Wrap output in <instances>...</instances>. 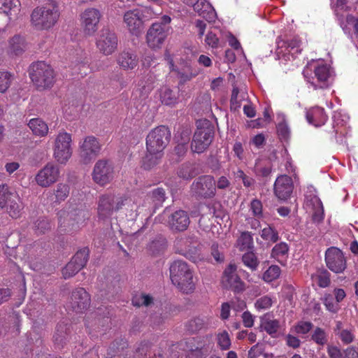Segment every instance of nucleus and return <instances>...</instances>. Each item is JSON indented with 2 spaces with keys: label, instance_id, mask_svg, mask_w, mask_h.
Listing matches in <instances>:
<instances>
[{
  "label": "nucleus",
  "instance_id": "nucleus-46",
  "mask_svg": "<svg viewBox=\"0 0 358 358\" xmlns=\"http://www.w3.org/2000/svg\"><path fill=\"white\" fill-rule=\"evenodd\" d=\"M261 236L263 239L271 241L273 243L277 242L279 239L278 231L271 227L262 229Z\"/></svg>",
  "mask_w": 358,
  "mask_h": 358
},
{
  "label": "nucleus",
  "instance_id": "nucleus-60",
  "mask_svg": "<svg viewBox=\"0 0 358 358\" xmlns=\"http://www.w3.org/2000/svg\"><path fill=\"white\" fill-rule=\"evenodd\" d=\"M218 344L222 350H227L231 345V341L229 334L227 331H223L218 335Z\"/></svg>",
  "mask_w": 358,
  "mask_h": 358
},
{
  "label": "nucleus",
  "instance_id": "nucleus-15",
  "mask_svg": "<svg viewBox=\"0 0 358 358\" xmlns=\"http://www.w3.org/2000/svg\"><path fill=\"white\" fill-rule=\"evenodd\" d=\"M325 262L328 268L336 273L343 272L347 266L343 252L336 247H331L327 250Z\"/></svg>",
  "mask_w": 358,
  "mask_h": 358
},
{
  "label": "nucleus",
  "instance_id": "nucleus-13",
  "mask_svg": "<svg viewBox=\"0 0 358 358\" xmlns=\"http://www.w3.org/2000/svg\"><path fill=\"white\" fill-rule=\"evenodd\" d=\"M237 266L230 264L224 271L222 284L224 289H231L234 293H242L245 290V285L236 273Z\"/></svg>",
  "mask_w": 358,
  "mask_h": 358
},
{
  "label": "nucleus",
  "instance_id": "nucleus-23",
  "mask_svg": "<svg viewBox=\"0 0 358 358\" xmlns=\"http://www.w3.org/2000/svg\"><path fill=\"white\" fill-rule=\"evenodd\" d=\"M141 16L142 13L137 9L129 10L124 15V21L134 35L138 36L143 29V22Z\"/></svg>",
  "mask_w": 358,
  "mask_h": 358
},
{
  "label": "nucleus",
  "instance_id": "nucleus-56",
  "mask_svg": "<svg viewBox=\"0 0 358 358\" xmlns=\"http://www.w3.org/2000/svg\"><path fill=\"white\" fill-rule=\"evenodd\" d=\"M277 131L280 138L286 140L289 136V129L285 122V116H282V121L277 125Z\"/></svg>",
  "mask_w": 358,
  "mask_h": 358
},
{
  "label": "nucleus",
  "instance_id": "nucleus-34",
  "mask_svg": "<svg viewBox=\"0 0 358 358\" xmlns=\"http://www.w3.org/2000/svg\"><path fill=\"white\" fill-rule=\"evenodd\" d=\"M20 5L19 0H3L0 3V11L7 15H12L19 10Z\"/></svg>",
  "mask_w": 358,
  "mask_h": 358
},
{
  "label": "nucleus",
  "instance_id": "nucleus-10",
  "mask_svg": "<svg viewBox=\"0 0 358 358\" xmlns=\"http://www.w3.org/2000/svg\"><path fill=\"white\" fill-rule=\"evenodd\" d=\"M71 135L67 132H59L55 141L54 157L61 164L66 163L72 155Z\"/></svg>",
  "mask_w": 358,
  "mask_h": 358
},
{
  "label": "nucleus",
  "instance_id": "nucleus-28",
  "mask_svg": "<svg viewBox=\"0 0 358 358\" xmlns=\"http://www.w3.org/2000/svg\"><path fill=\"white\" fill-rule=\"evenodd\" d=\"M317 78V83L310 81L311 85L316 88H326L328 87V79L329 78V69L327 65L322 64L317 66L314 71Z\"/></svg>",
  "mask_w": 358,
  "mask_h": 358
},
{
  "label": "nucleus",
  "instance_id": "nucleus-35",
  "mask_svg": "<svg viewBox=\"0 0 358 358\" xmlns=\"http://www.w3.org/2000/svg\"><path fill=\"white\" fill-rule=\"evenodd\" d=\"M161 153H152L147 151V154L143 159L142 166L145 170H150L158 164L161 158Z\"/></svg>",
  "mask_w": 358,
  "mask_h": 358
},
{
  "label": "nucleus",
  "instance_id": "nucleus-45",
  "mask_svg": "<svg viewBox=\"0 0 358 358\" xmlns=\"http://www.w3.org/2000/svg\"><path fill=\"white\" fill-rule=\"evenodd\" d=\"M322 301L327 309L331 313H336L340 309L338 303L334 302V298L331 294H325Z\"/></svg>",
  "mask_w": 358,
  "mask_h": 358
},
{
  "label": "nucleus",
  "instance_id": "nucleus-31",
  "mask_svg": "<svg viewBox=\"0 0 358 358\" xmlns=\"http://www.w3.org/2000/svg\"><path fill=\"white\" fill-rule=\"evenodd\" d=\"M28 126L36 136L43 137L48 133L47 124L40 118H33L30 120Z\"/></svg>",
  "mask_w": 358,
  "mask_h": 358
},
{
  "label": "nucleus",
  "instance_id": "nucleus-32",
  "mask_svg": "<svg viewBox=\"0 0 358 358\" xmlns=\"http://www.w3.org/2000/svg\"><path fill=\"white\" fill-rule=\"evenodd\" d=\"M10 52L16 56L22 55L26 50L27 43L24 37L15 35L10 40Z\"/></svg>",
  "mask_w": 358,
  "mask_h": 358
},
{
  "label": "nucleus",
  "instance_id": "nucleus-1",
  "mask_svg": "<svg viewBox=\"0 0 358 358\" xmlns=\"http://www.w3.org/2000/svg\"><path fill=\"white\" fill-rule=\"evenodd\" d=\"M170 278L178 289L185 294H190L195 289L193 271L182 260H175L169 266Z\"/></svg>",
  "mask_w": 358,
  "mask_h": 358
},
{
  "label": "nucleus",
  "instance_id": "nucleus-30",
  "mask_svg": "<svg viewBox=\"0 0 358 358\" xmlns=\"http://www.w3.org/2000/svg\"><path fill=\"white\" fill-rule=\"evenodd\" d=\"M117 62L120 66L124 69H133L138 64L136 55L126 51L120 54Z\"/></svg>",
  "mask_w": 358,
  "mask_h": 358
},
{
  "label": "nucleus",
  "instance_id": "nucleus-50",
  "mask_svg": "<svg viewBox=\"0 0 358 358\" xmlns=\"http://www.w3.org/2000/svg\"><path fill=\"white\" fill-rule=\"evenodd\" d=\"M55 194L57 201H64L69 194V186L66 184H58Z\"/></svg>",
  "mask_w": 358,
  "mask_h": 358
},
{
  "label": "nucleus",
  "instance_id": "nucleus-38",
  "mask_svg": "<svg viewBox=\"0 0 358 358\" xmlns=\"http://www.w3.org/2000/svg\"><path fill=\"white\" fill-rule=\"evenodd\" d=\"M51 229V224L49 220L45 217H39L34 222V229L36 233L43 234Z\"/></svg>",
  "mask_w": 358,
  "mask_h": 358
},
{
  "label": "nucleus",
  "instance_id": "nucleus-42",
  "mask_svg": "<svg viewBox=\"0 0 358 358\" xmlns=\"http://www.w3.org/2000/svg\"><path fill=\"white\" fill-rule=\"evenodd\" d=\"M280 274V268L277 265L271 266L263 274V280L267 282L277 279Z\"/></svg>",
  "mask_w": 358,
  "mask_h": 358
},
{
  "label": "nucleus",
  "instance_id": "nucleus-40",
  "mask_svg": "<svg viewBox=\"0 0 358 358\" xmlns=\"http://www.w3.org/2000/svg\"><path fill=\"white\" fill-rule=\"evenodd\" d=\"M81 269L82 268H79L78 265L76 264V263L71 259L65 267L63 268L62 275L65 279L70 278L78 273Z\"/></svg>",
  "mask_w": 358,
  "mask_h": 358
},
{
  "label": "nucleus",
  "instance_id": "nucleus-9",
  "mask_svg": "<svg viewBox=\"0 0 358 358\" xmlns=\"http://www.w3.org/2000/svg\"><path fill=\"white\" fill-rule=\"evenodd\" d=\"M96 45L103 55H112L116 51L118 45V38L116 33L109 27L102 28L97 34Z\"/></svg>",
  "mask_w": 358,
  "mask_h": 358
},
{
  "label": "nucleus",
  "instance_id": "nucleus-24",
  "mask_svg": "<svg viewBox=\"0 0 358 358\" xmlns=\"http://www.w3.org/2000/svg\"><path fill=\"white\" fill-rule=\"evenodd\" d=\"M172 66V71H175L177 73V77L179 78L178 82V90L182 91V86L188 82L190 81L193 78H194L197 73L196 72H193L192 66L189 63L187 62H183L180 67H174L173 64L171 63Z\"/></svg>",
  "mask_w": 358,
  "mask_h": 358
},
{
  "label": "nucleus",
  "instance_id": "nucleus-41",
  "mask_svg": "<svg viewBox=\"0 0 358 358\" xmlns=\"http://www.w3.org/2000/svg\"><path fill=\"white\" fill-rule=\"evenodd\" d=\"M81 269L82 268H79L78 265L76 264V263L71 259L65 267L63 268L62 275L65 279L70 278L78 273Z\"/></svg>",
  "mask_w": 358,
  "mask_h": 358
},
{
  "label": "nucleus",
  "instance_id": "nucleus-21",
  "mask_svg": "<svg viewBox=\"0 0 358 358\" xmlns=\"http://www.w3.org/2000/svg\"><path fill=\"white\" fill-rule=\"evenodd\" d=\"M201 173L199 164L193 161H186L180 164L176 169V176L185 181H190Z\"/></svg>",
  "mask_w": 358,
  "mask_h": 358
},
{
  "label": "nucleus",
  "instance_id": "nucleus-12",
  "mask_svg": "<svg viewBox=\"0 0 358 358\" xmlns=\"http://www.w3.org/2000/svg\"><path fill=\"white\" fill-rule=\"evenodd\" d=\"M58 216L62 217L73 220L72 224L65 226L67 229H64L68 231H76L80 229L81 224L84 223L86 219H88V212L83 208H79L76 206H69L66 208L60 210Z\"/></svg>",
  "mask_w": 358,
  "mask_h": 358
},
{
  "label": "nucleus",
  "instance_id": "nucleus-3",
  "mask_svg": "<svg viewBox=\"0 0 358 358\" xmlns=\"http://www.w3.org/2000/svg\"><path fill=\"white\" fill-rule=\"evenodd\" d=\"M214 135V126L210 121L207 120L198 121L191 143L192 151L198 154L203 153L212 143Z\"/></svg>",
  "mask_w": 358,
  "mask_h": 358
},
{
  "label": "nucleus",
  "instance_id": "nucleus-29",
  "mask_svg": "<svg viewBox=\"0 0 358 358\" xmlns=\"http://www.w3.org/2000/svg\"><path fill=\"white\" fill-rule=\"evenodd\" d=\"M167 248L166 238L162 236H157L148 244V249L150 255L152 256H159L162 255Z\"/></svg>",
  "mask_w": 358,
  "mask_h": 358
},
{
  "label": "nucleus",
  "instance_id": "nucleus-64",
  "mask_svg": "<svg viewBox=\"0 0 358 358\" xmlns=\"http://www.w3.org/2000/svg\"><path fill=\"white\" fill-rule=\"evenodd\" d=\"M210 254L217 263L223 262L224 260V255L218 249V245L213 243L210 247Z\"/></svg>",
  "mask_w": 358,
  "mask_h": 358
},
{
  "label": "nucleus",
  "instance_id": "nucleus-18",
  "mask_svg": "<svg viewBox=\"0 0 358 358\" xmlns=\"http://www.w3.org/2000/svg\"><path fill=\"white\" fill-rule=\"evenodd\" d=\"M59 174L58 166L48 163L39 171L36 176V181L38 185L46 187L57 180Z\"/></svg>",
  "mask_w": 358,
  "mask_h": 358
},
{
  "label": "nucleus",
  "instance_id": "nucleus-47",
  "mask_svg": "<svg viewBox=\"0 0 358 358\" xmlns=\"http://www.w3.org/2000/svg\"><path fill=\"white\" fill-rule=\"evenodd\" d=\"M255 172L256 176L258 178H262V184L265 185L268 182L270 175L271 173V166H264V167H258L256 166L255 169Z\"/></svg>",
  "mask_w": 358,
  "mask_h": 358
},
{
  "label": "nucleus",
  "instance_id": "nucleus-58",
  "mask_svg": "<svg viewBox=\"0 0 358 358\" xmlns=\"http://www.w3.org/2000/svg\"><path fill=\"white\" fill-rule=\"evenodd\" d=\"M318 285L321 287H327L330 285V273L326 269H322L318 275Z\"/></svg>",
  "mask_w": 358,
  "mask_h": 358
},
{
  "label": "nucleus",
  "instance_id": "nucleus-7",
  "mask_svg": "<svg viewBox=\"0 0 358 358\" xmlns=\"http://www.w3.org/2000/svg\"><path fill=\"white\" fill-rule=\"evenodd\" d=\"M171 131L167 127L159 126L152 129L147 136V151L161 153L169 143Z\"/></svg>",
  "mask_w": 358,
  "mask_h": 358
},
{
  "label": "nucleus",
  "instance_id": "nucleus-6",
  "mask_svg": "<svg viewBox=\"0 0 358 358\" xmlns=\"http://www.w3.org/2000/svg\"><path fill=\"white\" fill-rule=\"evenodd\" d=\"M127 198L122 195L113 194H102L98 201L97 213L99 219L110 218L113 213L117 212L125 205Z\"/></svg>",
  "mask_w": 358,
  "mask_h": 358
},
{
  "label": "nucleus",
  "instance_id": "nucleus-27",
  "mask_svg": "<svg viewBox=\"0 0 358 358\" xmlns=\"http://www.w3.org/2000/svg\"><path fill=\"white\" fill-rule=\"evenodd\" d=\"M179 90L174 92L168 86H163L159 90V99L162 104L168 106H174L180 101Z\"/></svg>",
  "mask_w": 358,
  "mask_h": 358
},
{
  "label": "nucleus",
  "instance_id": "nucleus-20",
  "mask_svg": "<svg viewBox=\"0 0 358 358\" xmlns=\"http://www.w3.org/2000/svg\"><path fill=\"white\" fill-rule=\"evenodd\" d=\"M292 179L286 176H280L277 178L274 183V193L281 200L287 199L293 191Z\"/></svg>",
  "mask_w": 358,
  "mask_h": 358
},
{
  "label": "nucleus",
  "instance_id": "nucleus-25",
  "mask_svg": "<svg viewBox=\"0 0 358 358\" xmlns=\"http://www.w3.org/2000/svg\"><path fill=\"white\" fill-rule=\"evenodd\" d=\"M146 196L155 213L157 209L162 207L164 202L168 199L167 189L158 187L150 191Z\"/></svg>",
  "mask_w": 358,
  "mask_h": 358
},
{
  "label": "nucleus",
  "instance_id": "nucleus-14",
  "mask_svg": "<svg viewBox=\"0 0 358 358\" xmlns=\"http://www.w3.org/2000/svg\"><path fill=\"white\" fill-rule=\"evenodd\" d=\"M113 173L111 162L108 159H99L94 166L92 179L96 183L103 186L113 180Z\"/></svg>",
  "mask_w": 358,
  "mask_h": 358
},
{
  "label": "nucleus",
  "instance_id": "nucleus-36",
  "mask_svg": "<svg viewBox=\"0 0 358 358\" xmlns=\"http://www.w3.org/2000/svg\"><path fill=\"white\" fill-rule=\"evenodd\" d=\"M242 261L245 266L248 267L252 271L257 270L259 262L253 252H248L242 257Z\"/></svg>",
  "mask_w": 358,
  "mask_h": 358
},
{
  "label": "nucleus",
  "instance_id": "nucleus-37",
  "mask_svg": "<svg viewBox=\"0 0 358 358\" xmlns=\"http://www.w3.org/2000/svg\"><path fill=\"white\" fill-rule=\"evenodd\" d=\"M187 343L180 341L178 343L171 345L169 348V353L171 358H182Z\"/></svg>",
  "mask_w": 358,
  "mask_h": 358
},
{
  "label": "nucleus",
  "instance_id": "nucleus-26",
  "mask_svg": "<svg viewBox=\"0 0 358 358\" xmlns=\"http://www.w3.org/2000/svg\"><path fill=\"white\" fill-rule=\"evenodd\" d=\"M70 333V325L64 322L58 323L53 336L55 345L59 348H63L69 340Z\"/></svg>",
  "mask_w": 358,
  "mask_h": 358
},
{
  "label": "nucleus",
  "instance_id": "nucleus-49",
  "mask_svg": "<svg viewBox=\"0 0 358 358\" xmlns=\"http://www.w3.org/2000/svg\"><path fill=\"white\" fill-rule=\"evenodd\" d=\"M311 339L317 344L324 345L327 342V335L324 329L320 327H316Z\"/></svg>",
  "mask_w": 358,
  "mask_h": 358
},
{
  "label": "nucleus",
  "instance_id": "nucleus-22",
  "mask_svg": "<svg viewBox=\"0 0 358 358\" xmlns=\"http://www.w3.org/2000/svg\"><path fill=\"white\" fill-rule=\"evenodd\" d=\"M101 13L96 8H89L85 10L82 15L83 23L85 32L88 35L93 34L97 30V25L99 22Z\"/></svg>",
  "mask_w": 358,
  "mask_h": 358
},
{
  "label": "nucleus",
  "instance_id": "nucleus-4",
  "mask_svg": "<svg viewBox=\"0 0 358 358\" xmlns=\"http://www.w3.org/2000/svg\"><path fill=\"white\" fill-rule=\"evenodd\" d=\"M59 16L57 6L55 3H49L45 6L34 9L31 15V21L36 29H48L57 22Z\"/></svg>",
  "mask_w": 358,
  "mask_h": 358
},
{
  "label": "nucleus",
  "instance_id": "nucleus-57",
  "mask_svg": "<svg viewBox=\"0 0 358 358\" xmlns=\"http://www.w3.org/2000/svg\"><path fill=\"white\" fill-rule=\"evenodd\" d=\"M312 220L315 223H320L324 220V209L322 203L320 201H318V204L314 208V212L312 215Z\"/></svg>",
  "mask_w": 358,
  "mask_h": 358
},
{
  "label": "nucleus",
  "instance_id": "nucleus-2",
  "mask_svg": "<svg viewBox=\"0 0 358 358\" xmlns=\"http://www.w3.org/2000/svg\"><path fill=\"white\" fill-rule=\"evenodd\" d=\"M29 77L39 91L52 87L55 83V74L53 69L44 62L33 63L29 69Z\"/></svg>",
  "mask_w": 358,
  "mask_h": 358
},
{
  "label": "nucleus",
  "instance_id": "nucleus-43",
  "mask_svg": "<svg viewBox=\"0 0 358 358\" xmlns=\"http://www.w3.org/2000/svg\"><path fill=\"white\" fill-rule=\"evenodd\" d=\"M201 16L208 22H213L216 18V13L211 5L206 0L203 1V7H202Z\"/></svg>",
  "mask_w": 358,
  "mask_h": 358
},
{
  "label": "nucleus",
  "instance_id": "nucleus-44",
  "mask_svg": "<svg viewBox=\"0 0 358 358\" xmlns=\"http://www.w3.org/2000/svg\"><path fill=\"white\" fill-rule=\"evenodd\" d=\"M233 174L235 180H241L245 187H251L255 184V180L248 176L241 169H238L236 171H233Z\"/></svg>",
  "mask_w": 358,
  "mask_h": 358
},
{
  "label": "nucleus",
  "instance_id": "nucleus-16",
  "mask_svg": "<svg viewBox=\"0 0 358 358\" xmlns=\"http://www.w3.org/2000/svg\"><path fill=\"white\" fill-rule=\"evenodd\" d=\"M190 224V217L187 211L177 210L169 215L167 226L173 233L186 231Z\"/></svg>",
  "mask_w": 358,
  "mask_h": 358
},
{
  "label": "nucleus",
  "instance_id": "nucleus-51",
  "mask_svg": "<svg viewBox=\"0 0 358 358\" xmlns=\"http://www.w3.org/2000/svg\"><path fill=\"white\" fill-rule=\"evenodd\" d=\"M12 76L8 72H0V92H5L11 84Z\"/></svg>",
  "mask_w": 358,
  "mask_h": 358
},
{
  "label": "nucleus",
  "instance_id": "nucleus-5",
  "mask_svg": "<svg viewBox=\"0 0 358 358\" xmlns=\"http://www.w3.org/2000/svg\"><path fill=\"white\" fill-rule=\"evenodd\" d=\"M171 21V17L165 15L150 27L146 34V42L150 48L162 47L169 34Z\"/></svg>",
  "mask_w": 358,
  "mask_h": 358
},
{
  "label": "nucleus",
  "instance_id": "nucleus-62",
  "mask_svg": "<svg viewBox=\"0 0 358 358\" xmlns=\"http://www.w3.org/2000/svg\"><path fill=\"white\" fill-rule=\"evenodd\" d=\"M288 250H289L288 245L285 243L281 242L278 244H276L274 246V248L272 250L271 255L273 257L284 255L286 253H287Z\"/></svg>",
  "mask_w": 358,
  "mask_h": 358
},
{
  "label": "nucleus",
  "instance_id": "nucleus-54",
  "mask_svg": "<svg viewBox=\"0 0 358 358\" xmlns=\"http://www.w3.org/2000/svg\"><path fill=\"white\" fill-rule=\"evenodd\" d=\"M238 241L243 249H252L253 248V239L250 233L248 231L243 232Z\"/></svg>",
  "mask_w": 358,
  "mask_h": 358
},
{
  "label": "nucleus",
  "instance_id": "nucleus-19",
  "mask_svg": "<svg viewBox=\"0 0 358 358\" xmlns=\"http://www.w3.org/2000/svg\"><path fill=\"white\" fill-rule=\"evenodd\" d=\"M185 248L177 249V252L185 256L187 259L195 262L199 259V251L197 247L199 243L196 235L189 233L182 240Z\"/></svg>",
  "mask_w": 358,
  "mask_h": 358
},
{
  "label": "nucleus",
  "instance_id": "nucleus-17",
  "mask_svg": "<svg viewBox=\"0 0 358 358\" xmlns=\"http://www.w3.org/2000/svg\"><path fill=\"white\" fill-rule=\"evenodd\" d=\"M90 296L84 288L78 287L72 292L70 303L73 311L83 313L90 307Z\"/></svg>",
  "mask_w": 358,
  "mask_h": 358
},
{
  "label": "nucleus",
  "instance_id": "nucleus-48",
  "mask_svg": "<svg viewBox=\"0 0 358 358\" xmlns=\"http://www.w3.org/2000/svg\"><path fill=\"white\" fill-rule=\"evenodd\" d=\"M205 322L203 319L200 317H194L189 320L187 323V329L191 333H196L203 328Z\"/></svg>",
  "mask_w": 358,
  "mask_h": 358
},
{
  "label": "nucleus",
  "instance_id": "nucleus-52",
  "mask_svg": "<svg viewBox=\"0 0 358 358\" xmlns=\"http://www.w3.org/2000/svg\"><path fill=\"white\" fill-rule=\"evenodd\" d=\"M12 194L8 189L6 184L2 183L0 185V209H2Z\"/></svg>",
  "mask_w": 358,
  "mask_h": 358
},
{
  "label": "nucleus",
  "instance_id": "nucleus-55",
  "mask_svg": "<svg viewBox=\"0 0 358 358\" xmlns=\"http://www.w3.org/2000/svg\"><path fill=\"white\" fill-rule=\"evenodd\" d=\"M152 348V343L148 341L141 342L135 350V356L137 358L146 355Z\"/></svg>",
  "mask_w": 358,
  "mask_h": 358
},
{
  "label": "nucleus",
  "instance_id": "nucleus-59",
  "mask_svg": "<svg viewBox=\"0 0 358 358\" xmlns=\"http://www.w3.org/2000/svg\"><path fill=\"white\" fill-rule=\"evenodd\" d=\"M323 110H324L322 108L319 107H315L308 110L306 114L307 121L311 124L317 126V124H316L315 121V117L317 115L323 113Z\"/></svg>",
  "mask_w": 358,
  "mask_h": 358
},
{
  "label": "nucleus",
  "instance_id": "nucleus-63",
  "mask_svg": "<svg viewBox=\"0 0 358 358\" xmlns=\"http://www.w3.org/2000/svg\"><path fill=\"white\" fill-rule=\"evenodd\" d=\"M336 334L339 336L341 341L344 344L351 343L355 338V336H353L352 333L348 329L341 330V331L336 333Z\"/></svg>",
  "mask_w": 358,
  "mask_h": 358
},
{
  "label": "nucleus",
  "instance_id": "nucleus-11",
  "mask_svg": "<svg viewBox=\"0 0 358 358\" xmlns=\"http://www.w3.org/2000/svg\"><path fill=\"white\" fill-rule=\"evenodd\" d=\"M102 145L99 139L94 136H88L84 138L80 147V161L85 164H90L99 155Z\"/></svg>",
  "mask_w": 358,
  "mask_h": 358
},
{
  "label": "nucleus",
  "instance_id": "nucleus-39",
  "mask_svg": "<svg viewBox=\"0 0 358 358\" xmlns=\"http://www.w3.org/2000/svg\"><path fill=\"white\" fill-rule=\"evenodd\" d=\"M176 144L173 149L172 154L176 157V160L177 162H180L185 157L188 151L189 145L180 143L178 141H176Z\"/></svg>",
  "mask_w": 358,
  "mask_h": 358
},
{
  "label": "nucleus",
  "instance_id": "nucleus-8",
  "mask_svg": "<svg viewBox=\"0 0 358 358\" xmlns=\"http://www.w3.org/2000/svg\"><path fill=\"white\" fill-rule=\"evenodd\" d=\"M193 196L197 199H211L215 196L216 187L214 178L210 175L199 176L190 186Z\"/></svg>",
  "mask_w": 358,
  "mask_h": 358
},
{
  "label": "nucleus",
  "instance_id": "nucleus-53",
  "mask_svg": "<svg viewBox=\"0 0 358 358\" xmlns=\"http://www.w3.org/2000/svg\"><path fill=\"white\" fill-rule=\"evenodd\" d=\"M280 328V322L278 320H267L264 322V330L271 336H273Z\"/></svg>",
  "mask_w": 358,
  "mask_h": 358
},
{
  "label": "nucleus",
  "instance_id": "nucleus-33",
  "mask_svg": "<svg viewBox=\"0 0 358 358\" xmlns=\"http://www.w3.org/2000/svg\"><path fill=\"white\" fill-rule=\"evenodd\" d=\"M90 258V249L87 247H85L79 250L71 258L76 264L78 265L79 268H83Z\"/></svg>",
  "mask_w": 358,
  "mask_h": 358
},
{
  "label": "nucleus",
  "instance_id": "nucleus-61",
  "mask_svg": "<svg viewBox=\"0 0 358 358\" xmlns=\"http://www.w3.org/2000/svg\"><path fill=\"white\" fill-rule=\"evenodd\" d=\"M313 327L310 322H300L295 326V331L297 334H306Z\"/></svg>",
  "mask_w": 358,
  "mask_h": 358
}]
</instances>
